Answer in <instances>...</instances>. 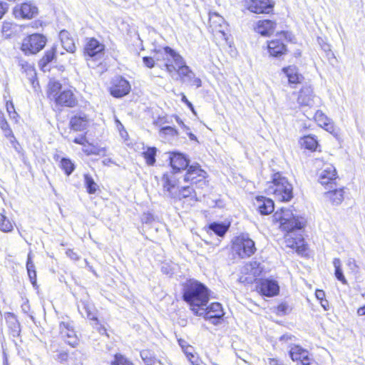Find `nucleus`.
<instances>
[{
    "mask_svg": "<svg viewBox=\"0 0 365 365\" xmlns=\"http://www.w3.org/2000/svg\"><path fill=\"white\" fill-rule=\"evenodd\" d=\"M130 90V86L128 81L122 77H116L113 79V86L110 88V93L116 98L127 95Z\"/></svg>",
    "mask_w": 365,
    "mask_h": 365,
    "instance_id": "ddd939ff",
    "label": "nucleus"
},
{
    "mask_svg": "<svg viewBox=\"0 0 365 365\" xmlns=\"http://www.w3.org/2000/svg\"><path fill=\"white\" fill-rule=\"evenodd\" d=\"M140 356L147 365H163L162 362L155 359L153 353L149 350H143Z\"/></svg>",
    "mask_w": 365,
    "mask_h": 365,
    "instance_id": "2f4dec72",
    "label": "nucleus"
},
{
    "mask_svg": "<svg viewBox=\"0 0 365 365\" xmlns=\"http://www.w3.org/2000/svg\"><path fill=\"white\" fill-rule=\"evenodd\" d=\"M6 110L9 113V115L11 118L15 119L16 120L17 117L19 116L18 113L16 112L14 109V104L12 102H7L6 103Z\"/></svg>",
    "mask_w": 365,
    "mask_h": 365,
    "instance_id": "3c124183",
    "label": "nucleus"
},
{
    "mask_svg": "<svg viewBox=\"0 0 365 365\" xmlns=\"http://www.w3.org/2000/svg\"><path fill=\"white\" fill-rule=\"evenodd\" d=\"M258 289L263 295L273 297L278 294L279 287L276 281L265 279L260 281Z\"/></svg>",
    "mask_w": 365,
    "mask_h": 365,
    "instance_id": "a211bd4d",
    "label": "nucleus"
},
{
    "mask_svg": "<svg viewBox=\"0 0 365 365\" xmlns=\"http://www.w3.org/2000/svg\"><path fill=\"white\" fill-rule=\"evenodd\" d=\"M289 356L294 361H300L302 365H309L312 360L309 351L299 345L291 346Z\"/></svg>",
    "mask_w": 365,
    "mask_h": 365,
    "instance_id": "4468645a",
    "label": "nucleus"
},
{
    "mask_svg": "<svg viewBox=\"0 0 365 365\" xmlns=\"http://www.w3.org/2000/svg\"><path fill=\"white\" fill-rule=\"evenodd\" d=\"M163 191L167 196L173 198L176 197L178 186L177 185V180L173 175L164 174L162 177Z\"/></svg>",
    "mask_w": 365,
    "mask_h": 365,
    "instance_id": "aec40b11",
    "label": "nucleus"
},
{
    "mask_svg": "<svg viewBox=\"0 0 365 365\" xmlns=\"http://www.w3.org/2000/svg\"><path fill=\"white\" fill-rule=\"evenodd\" d=\"M60 333L63 340L70 346L74 347L78 344L76 331L68 323L62 322L60 324Z\"/></svg>",
    "mask_w": 365,
    "mask_h": 365,
    "instance_id": "6ab92c4d",
    "label": "nucleus"
},
{
    "mask_svg": "<svg viewBox=\"0 0 365 365\" xmlns=\"http://www.w3.org/2000/svg\"><path fill=\"white\" fill-rule=\"evenodd\" d=\"M56 52V47L53 46L51 49L47 51L42 58V61L45 63H50L54 58L55 53Z\"/></svg>",
    "mask_w": 365,
    "mask_h": 365,
    "instance_id": "8fccbe9b",
    "label": "nucleus"
},
{
    "mask_svg": "<svg viewBox=\"0 0 365 365\" xmlns=\"http://www.w3.org/2000/svg\"><path fill=\"white\" fill-rule=\"evenodd\" d=\"M314 120L320 126H327L329 125V119L327 116L320 110H317L314 114Z\"/></svg>",
    "mask_w": 365,
    "mask_h": 365,
    "instance_id": "c03bdc74",
    "label": "nucleus"
},
{
    "mask_svg": "<svg viewBox=\"0 0 365 365\" xmlns=\"http://www.w3.org/2000/svg\"><path fill=\"white\" fill-rule=\"evenodd\" d=\"M357 314L359 316H364L365 315V305L361 307H359L357 309Z\"/></svg>",
    "mask_w": 365,
    "mask_h": 365,
    "instance_id": "774afa93",
    "label": "nucleus"
},
{
    "mask_svg": "<svg viewBox=\"0 0 365 365\" xmlns=\"http://www.w3.org/2000/svg\"><path fill=\"white\" fill-rule=\"evenodd\" d=\"M173 52L175 51L171 48L166 46L162 49L156 51L153 57L154 58L155 62L160 61L161 60L165 61L164 66L165 67L166 63L174 64L173 57L172 55Z\"/></svg>",
    "mask_w": 365,
    "mask_h": 365,
    "instance_id": "a878e982",
    "label": "nucleus"
},
{
    "mask_svg": "<svg viewBox=\"0 0 365 365\" xmlns=\"http://www.w3.org/2000/svg\"><path fill=\"white\" fill-rule=\"evenodd\" d=\"M206 178L207 173L196 163L187 167L184 180L185 182H191L192 183H197L202 181L205 182Z\"/></svg>",
    "mask_w": 365,
    "mask_h": 365,
    "instance_id": "f8f14e48",
    "label": "nucleus"
},
{
    "mask_svg": "<svg viewBox=\"0 0 365 365\" xmlns=\"http://www.w3.org/2000/svg\"><path fill=\"white\" fill-rule=\"evenodd\" d=\"M183 299L190 304L192 311L195 314L197 308L206 307L209 301V290L201 282L190 279L183 287Z\"/></svg>",
    "mask_w": 365,
    "mask_h": 365,
    "instance_id": "f257e3e1",
    "label": "nucleus"
},
{
    "mask_svg": "<svg viewBox=\"0 0 365 365\" xmlns=\"http://www.w3.org/2000/svg\"><path fill=\"white\" fill-rule=\"evenodd\" d=\"M12 222L3 214L0 215V230L4 232H9L13 230Z\"/></svg>",
    "mask_w": 365,
    "mask_h": 365,
    "instance_id": "a19ab883",
    "label": "nucleus"
},
{
    "mask_svg": "<svg viewBox=\"0 0 365 365\" xmlns=\"http://www.w3.org/2000/svg\"><path fill=\"white\" fill-rule=\"evenodd\" d=\"M73 142L76 144H79V145H85L86 143H87V140H86V138L84 135H82L81 137H78V138H76L74 140H73Z\"/></svg>",
    "mask_w": 365,
    "mask_h": 365,
    "instance_id": "680f3d73",
    "label": "nucleus"
},
{
    "mask_svg": "<svg viewBox=\"0 0 365 365\" xmlns=\"http://www.w3.org/2000/svg\"><path fill=\"white\" fill-rule=\"evenodd\" d=\"M111 365H133V363L128 361L126 358L120 354H115V359L112 361Z\"/></svg>",
    "mask_w": 365,
    "mask_h": 365,
    "instance_id": "de8ad7c7",
    "label": "nucleus"
},
{
    "mask_svg": "<svg viewBox=\"0 0 365 365\" xmlns=\"http://www.w3.org/2000/svg\"><path fill=\"white\" fill-rule=\"evenodd\" d=\"M16 25L11 22L5 21L3 23L1 31L6 38H9L14 33Z\"/></svg>",
    "mask_w": 365,
    "mask_h": 365,
    "instance_id": "37998d69",
    "label": "nucleus"
},
{
    "mask_svg": "<svg viewBox=\"0 0 365 365\" xmlns=\"http://www.w3.org/2000/svg\"><path fill=\"white\" fill-rule=\"evenodd\" d=\"M192 349H184L183 351L184 353L186 354L187 359H189V361H190L192 362V358L194 357V355L192 354Z\"/></svg>",
    "mask_w": 365,
    "mask_h": 365,
    "instance_id": "0e129e2a",
    "label": "nucleus"
},
{
    "mask_svg": "<svg viewBox=\"0 0 365 365\" xmlns=\"http://www.w3.org/2000/svg\"><path fill=\"white\" fill-rule=\"evenodd\" d=\"M347 266L349 267L350 269L352 271H355L357 269L358 266L356 263V261L354 259H349L347 261Z\"/></svg>",
    "mask_w": 365,
    "mask_h": 365,
    "instance_id": "4d7b16f0",
    "label": "nucleus"
},
{
    "mask_svg": "<svg viewBox=\"0 0 365 365\" xmlns=\"http://www.w3.org/2000/svg\"><path fill=\"white\" fill-rule=\"evenodd\" d=\"M169 160L171 167L176 172L185 170L188 167L189 160L182 153H170Z\"/></svg>",
    "mask_w": 365,
    "mask_h": 365,
    "instance_id": "412c9836",
    "label": "nucleus"
},
{
    "mask_svg": "<svg viewBox=\"0 0 365 365\" xmlns=\"http://www.w3.org/2000/svg\"><path fill=\"white\" fill-rule=\"evenodd\" d=\"M38 13L37 6L31 1L17 4L13 9V14L16 19H31L36 16Z\"/></svg>",
    "mask_w": 365,
    "mask_h": 365,
    "instance_id": "1a4fd4ad",
    "label": "nucleus"
},
{
    "mask_svg": "<svg viewBox=\"0 0 365 365\" xmlns=\"http://www.w3.org/2000/svg\"><path fill=\"white\" fill-rule=\"evenodd\" d=\"M232 249L242 259L250 257L257 250L255 242L247 234H242L235 238Z\"/></svg>",
    "mask_w": 365,
    "mask_h": 365,
    "instance_id": "39448f33",
    "label": "nucleus"
},
{
    "mask_svg": "<svg viewBox=\"0 0 365 365\" xmlns=\"http://www.w3.org/2000/svg\"><path fill=\"white\" fill-rule=\"evenodd\" d=\"M83 152L86 153L87 155L91 154H97V155H105L106 153V149L105 148H101L96 150V149L88 150V149H83Z\"/></svg>",
    "mask_w": 365,
    "mask_h": 365,
    "instance_id": "5fc2aeb1",
    "label": "nucleus"
},
{
    "mask_svg": "<svg viewBox=\"0 0 365 365\" xmlns=\"http://www.w3.org/2000/svg\"><path fill=\"white\" fill-rule=\"evenodd\" d=\"M56 104L61 106L74 107L77 104V100L71 90H65L61 91L56 98H54Z\"/></svg>",
    "mask_w": 365,
    "mask_h": 365,
    "instance_id": "5701e85b",
    "label": "nucleus"
},
{
    "mask_svg": "<svg viewBox=\"0 0 365 365\" xmlns=\"http://www.w3.org/2000/svg\"><path fill=\"white\" fill-rule=\"evenodd\" d=\"M160 135L161 136L175 137L178 135V131L171 126H165L160 130Z\"/></svg>",
    "mask_w": 365,
    "mask_h": 365,
    "instance_id": "a18cd8bd",
    "label": "nucleus"
},
{
    "mask_svg": "<svg viewBox=\"0 0 365 365\" xmlns=\"http://www.w3.org/2000/svg\"><path fill=\"white\" fill-rule=\"evenodd\" d=\"M326 195L334 205H339L344 200L343 189L334 190L326 193Z\"/></svg>",
    "mask_w": 365,
    "mask_h": 365,
    "instance_id": "72a5a7b5",
    "label": "nucleus"
},
{
    "mask_svg": "<svg viewBox=\"0 0 365 365\" xmlns=\"http://www.w3.org/2000/svg\"><path fill=\"white\" fill-rule=\"evenodd\" d=\"M315 295H316V297L317 298V299L320 300V302L323 301L324 299L325 293L323 290L317 289L316 291Z\"/></svg>",
    "mask_w": 365,
    "mask_h": 365,
    "instance_id": "e2e57ef3",
    "label": "nucleus"
},
{
    "mask_svg": "<svg viewBox=\"0 0 365 365\" xmlns=\"http://www.w3.org/2000/svg\"><path fill=\"white\" fill-rule=\"evenodd\" d=\"M178 344L180 346V347L182 348V351L185 349H192V347L191 346H190L187 342L182 339H178Z\"/></svg>",
    "mask_w": 365,
    "mask_h": 365,
    "instance_id": "6e6d98bb",
    "label": "nucleus"
},
{
    "mask_svg": "<svg viewBox=\"0 0 365 365\" xmlns=\"http://www.w3.org/2000/svg\"><path fill=\"white\" fill-rule=\"evenodd\" d=\"M60 167L68 176L70 175L75 169V165L71 160L66 158H61Z\"/></svg>",
    "mask_w": 365,
    "mask_h": 365,
    "instance_id": "4c0bfd02",
    "label": "nucleus"
},
{
    "mask_svg": "<svg viewBox=\"0 0 365 365\" xmlns=\"http://www.w3.org/2000/svg\"><path fill=\"white\" fill-rule=\"evenodd\" d=\"M8 9L7 4L0 2V19L3 17Z\"/></svg>",
    "mask_w": 365,
    "mask_h": 365,
    "instance_id": "052dcab7",
    "label": "nucleus"
},
{
    "mask_svg": "<svg viewBox=\"0 0 365 365\" xmlns=\"http://www.w3.org/2000/svg\"><path fill=\"white\" fill-rule=\"evenodd\" d=\"M22 68L30 76L29 79L31 83L34 85L35 83L36 72L33 66L29 65L28 63L24 62L21 64Z\"/></svg>",
    "mask_w": 365,
    "mask_h": 365,
    "instance_id": "49530a36",
    "label": "nucleus"
},
{
    "mask_svg": "<svg viewBox=\"0 0 365 365\" xmlns=\"http://www.w3.org/2000/svg\"><path fill=\"white\" fill-rule=\"evenodd\" d=\"M315 98L316 96L314 94L312 88L309 86H305L299 91L297 102L301 106L312 107L314 105Z\"/></svg>",
    "mask_w": 365,
    "mask_h": 365,
    "instance_id": "f3484780",
    "label": "nucleus"
},
{
    "mask_svg": "<svg viewBox=\"0 0 365 365\" xmlns=\"http://www.w3.org/2000/svg\"><path fill=\"white\" fill-rule=\"evenodd\" d=\"M91 123V118L85 113H79L73 116L69 122L71 129L75 131L86 130Z\"/></svg>",
    "mask_w": 365,
    "mask_h": 365,
    "instance_id": "dca6fc26",
    "label": "nucleus"
},
{
    "mask_svg": "<svg viewBox=\"0 0 365 365\" xmlns=\"http://www.w3.org/2000/svg\"><path fill=\"white\" fill-rule=\"evenodd\" d=\"M172 55L174 64L166 63V71L170 75L176 71L182 83H187L191 86H195L197 88L201 87V79L196 77L195 73L186 65L183 58L177 52H173Z\"/></svg>",
    "mask_w": 365,
    "mask_h": 365,
    "instance_id": "f03ea898",
    "label": "nucleus"
},
{
    "mask_svg": "<svg viewBox=\"0 0 365 365\" xmlns=\"http://www.w3.org/2000/svg\"><path fill=\"white\" fill-rule=\"evenodd\" d=\"M229 225L223 223L213 222L209 225V229L220 237H222L227 232Z\"/></svg>",
    "mask_w": 365,
    "mask_h": 365,
    "instance_id": "c9c22d12",
    "label": "nucleus"
},
{
    "mask_svg": "<svg viewBox=\"0 0 365 365\" xmlns=\"http://www.w3.org/2000/svg\"><path fill=\"white\" fill-rule=\"evenodd\" d=\"M143 63L148 68H153L155 66V60L153 56H145L143 58Z\"/></svg>",
    "mask_w": 365,
    "mask_h": 365,
    "instance_id": "864d4df0",
    "label": "nucleus"
},
{
    "mask_svg": "<svg viewBox=\"0 0 365 365\" xmlns=\"http://www.w3.org/2000/svg\"><path fill=\"white\" fill-rule=\"evenodd\" d=\"M78 311L80 312L82 316H86L88 319L96 322V329L101 334H104L106 332V329L104 328V327L98 324V319L96 317L95 308L91 304L86 302H82L81 306L78 307Z\"/></svg>",
    "mask_w": 365,
    "mask_h": 365,
    "instance_id": "2eb2a0df",
    "label": "nucleus"
},
{
    "mask_svg": "<svg viewBox=\"0 0 365 365\" xmlns=\"http://www.w3.org/2000/svg\"><path fill=\"white\" fill-rule=\"evenodd\" d=\"M333 264L335 269L334 274L336 279L342 284H347V280L346 279L341 269V263L340 259L334 258L333 260Z\"/></svg>",
    "mask_w": 365,
    "mask_h": 365,
    "instance_id": "f704fd0d",
    "label": "nucleus"
},
{
    "mask_svg": "<svg viewBox=\"0 0 365 365\" xmlns=\"http://www.w3.org/2000/svg\"><path fill=\"white\" fill-rule=\"evenodd\" d=\"M115 123L116 128L119 131L120 136L123 138L125 139L128 136V133L124 129V126L123 125V124L120 122V120L116 117L115 118Z\"/></svg>",
    "mask_w": 365,
    "mask_h": 365,
    "instance_id": "603ef678",
    "label": "nucleus"
},
{
    "mask_svg": "<svg viewBox=\"0 0 365 365\" xmlns=\"http://www.w3.org/2000/svg\"><path fill=\"white\" fill-rule=\"evenodd\" d=\"M287 232V233L284 236L286 246L296 250L299 254H303L306 250V245L302 235L295 232L294 230Z\"/></svg>",
    "mask_w": 365,
    "mask_h": 365,
    "instance_id": "9d476101",
    "label": "nucleus"
},
{
    "mask_svg": "<svg viewBox=\"0 0 365 365\" xmlns=\"http://www.w3.org/2000/svg\"><path fill=\"white\" fill-rule=\"evenodd\" d=\"M244 6L255 14H269L273 7L270 0H244Z\"/></svg>",
    "mask_w": 365,
    "mask_h": 365,
    "instance_id": "9b49d317",
    "label": "nucleus"
},
{
    "mask_svg": "<svg viewBox=\"0 0 365 365\" xmlns=\"http://www.w3.org/2000/svg\"><path fill=\"white\" fill-rule=\"evenodd\" d=\"M267 48L270 55L274 57L280 56L286 52L285 45L279 39L270 41Z\"/></svg>",
    "mask_w": 365,
    "mask_h": 365,
    "instance_id": "cd10ccee",
    "label": "nucleus"
},
{
    "mask_svg": "<svg viewBox=\"0 0 365 365\" xmlns=\"http://www.w3.org/2000/svg\"><path fill=\"white\" fill-rule=\"evenodd\" d=\"M105 46L94 38L87 39L84 53L88 65L93 67L92 63L101 61L104 54Z\"/></svg>",
    "mask_w": 365,
    "mask_h": 365,
    "instance_id": "423d86ee",
    "label": "nucleus"
},
{
    "mask_svg": "<svg viewBox=\"0 0 365 365\" xmlns=\"http://www.w3.org/2000/svg\"><path fill=\"white\" fill-rule=\"evenodd\" d=\"M269 194L274 195V197L281 202L290 200L292 195V185L279 173L273 176L272 184L267 188Z\"/></svg>",
    "mask_w": 365,
    "mask_h": 365,
    "instance_id": "7ed1b4c3",
    "label": "nucleus"
},
{
    "mask_svg": "<svg viewBox=\"0 0 365 365\" xmlns=\"http://www.w3.org/2000/svg\"><path fill=\"white\" fill-rule=\"evenodd\" d=\"M275 24L270 20L259 21L255 28V31L262 36H269L273 33Z\"/></svg>",
    "mask_w": 365,
    "mask_h": 365,
    "instance_id": "bb28decb",
    "label": "nucleus"
},
{
    "mask_svg": "<svg viewBox=\"0 0 365 365\" xmlns=\"http://www.w3.org/2000/svg\"><path fill=\"white\" fill-rule=\"evenodd\" d=\"M66 255L73 260H78L79 259L77 253L73 252L72 250H68L66 251Z\"/></svg>",
    "mask_w": 365,
    "mask_h": 365,
    "instance_id": "bf43d9fd",
    "label": "nucleus"
},
{
    "mask_svg": "<svg viewBox=\"0 0 365 365\" xmlns=\"http://www.w3.org/2000/svg\"><path fill=\"white\" fill-rule=\"evenodd\" d=\"M143 157L145 158L146 163L149 165H154L155 162L156 148H148L143 153Z\"/></svg>",
    "mask_w": 365,
    "mask_h": 365,
    "instance_id": "79ce46f5",
    "label": "nucleus"
},
{
    "mask_svg": "<svg viewBox=\"0 0 365 365\" xmlns=\"http://www.w3.org/2000/svg\"><path fill=\"white\" fill-rule=\"evenodd\" d=\"M190 197L191 198H197L196 193L193 188L190 186H183L181 187H178L176 193V197H174V199L181 200L182 198H186Z\"/></svg>",
    "mask_w": 365,
    "mask_h": 365,
    "instance_id": "7c9ffc66",
    "label": "nucleus"
},
{
    "mask_svg": "<svg viewBox=\"0 0 365 365\" xmlns=\"http://www.w3.org/2000/svg\"><path fill=\"white\" fill-rule=\"evenodd\" d=\"M181 96H182L181 101L183 103H185L193 113H195V110H194V107H193L192 104L187 100V98H186L185 94L181 93Z\"/></svg>",
    "mask_w": 365,
    "mask_h": 365,
    "instance_id": "13d9d810",
    "label": "nucleus"
},
{
    "mask_svg": "<svg viewBox=\"0 0 365 365\" xmlns=\"http://www.w3.org/2000/svg\"><path fill=\"white\" fill-rule=\"evenodd\" d=\"M209 24L213 31L224 34L226 24L222 16L217 13L209 14Z\"/></svg>",
    "mask_w": 365,
    "mask_h": 365,
    "instance_id": "393cba45",
    "label": "nucleus"
},
{
    "mask_svg": "<svg viewBox=\"0 0 365 365\" xmlns=\"http://www.w3.org/2000/svg\"><path fill=\"white\" fill-rule=\"evenodd\" d=\"M268 362L269 365H283L282 364L279 363L278 360L272 358L268 359Z\"/></svg>",
    "mask_w": 365,
    "mask_h": 365,
    "instance_id": "69168bd1",
    "label": "nucleus"
},
{
    "mask_svg": "<svg viewBox=\"0 0 365 365\" xmlns=\"http://www.w3.org/2000/svg\"><path fill=\"white\" fill-rule=\"evenodd\" d=\"M84 183L88 193L93 194L96 192L98 185L95 182L90 175H84Z\"/></svg>",
    "mask_w": 365,
    "mask_h": 365,
    "instance_id": "ea45409f",
    "label": "nucleus"
},
{
    "mask_svg": "<svg viewBox=\"0 0 365 365\" xmlns=\"http://www.w3.org/2000/svg\"><path fill=\"white\" fill-rule=\"evenodd\" d=\"M268 362L269 365H283L282 364L279 363L278 360L272 358L268 359Z\"/></svg>",
    "mask_w": 365,
    "mask_h": 365,
    "instance_id": "338daca9",
    "label": "nucleus"
},
{
    "mask_svg": "<svg viewBox=\"0 0 365 365\" xmlns=\"http://www.w3.org/2000/svg\"><path fill=\"white\" fill-rule=\"evenodd\" d=\"M46 43L44 36L34 34L26 36L22 41L21 50L26 54H35L43 48Z\"/></svg>",
    "mask_w": 365,
    "mask_h": 365,
    "instance_id": "0eeeda50",
    "label": "nucleus"
},
{
    "mask_svg": "<svg viewBox=\"0 0 365 365\" xmlns=\"http://www.w3.org/2000/svg\"><path fill=\"white\" fill-rule=\"evenodd\" d=\"M26 269H27L29 277L32 284H34L36 282V270H35L34 264L31 260V253H29L28 255V259H27V262H26Z\"/></svg>",
    "mask_w": 365,
    "mask_h": 365,
    "instance_id": "58836bf2",
    "label": "nucleus"
},
{
    "mask_svg": "<svg viewBox=\"0 0 365 365\" xmlns=\"http://www.w3.org/2000/svg\"><path fill=\"white\" fill-rule=\"evenodd\" d=\"M59 38L62 43V46L70 53H73L76 51V45L74 40L71 36V34L66 30H62L59 33Z\"/></svg>",
    "mask_w": 365,
    "mask_h": 365,
    "instance_id": "c85d7f7f",
    "label": "nucleus"
},
{
    "mask_svg": "<svg viewBox=\"0 0 365 365\" xmlns=\"http://www.w3.org/2000/svg\"><path fill=\"white\" fill-rule=\"evenodd\" d=\"M336 178V168L331 164H324L320 173L319 180L322 185L331 183Z\"/></svg>",
    "mask_w": 365,
    "mask_h": 365,
    "instance_id": "b1692460",
    "label": "nucleus"
},
{
    "mask_svg": "<svg viewBox=\"0 0 365 365\" xmlns=\"http://www.w3.org/2000/svg\"><path fill=\"white\" fill-rule=\"evenodd\" d=\"M0 128L5 133L6 135H9L11 134V130L9 128V125L7 121L4 118V114L1 111H0Z\"/></svg>",
    "mask_w": 365,
    "mask_h": 365,
    "instance_id": "09e8293b",
    "label": "nucleus"
},
{
    "mask_svg": "<svg viewBox=\"0 0 365 365\" xmlns=\"http://www.w3.org/2000/svg\"><path fill=\"white\" fill-rule=\"evenodd\" d=\"M61 84L58 81H50L48 85V95L51 99L56 98L61 93Z\"/></svg>",
    "mask_w": 365,
    "mask_h": 365,
    "instance_id": "473e14b6",
    "label": "nucleus"
},
{
    "mask_svg": "<svg viewBox=\"0 0 365 365\" xmlns=\"http://www.w3.org/2000/svg\"><path fill=\"white\" fill-rule=\"evenodd\" d=\"M286 74L290 84H297L302 82L303 76L299 73L298 69L295 66H288L282 69Z\"/></svg>",
    "mask_w": 365,
    "mask_h": 365,
    "instance_id": "c756f323",
    "label": "nucleus"
},
{
    "mask_svg": "<svg viewBox=\"0 0 365 365\" xmlns=\"http://www.w3.org/2000/svg\"><path fill=\"white\" fill-rule=\"evenodd\" d=\"M301 144L306 149L314 151L316 150L318 143H317V140L314 137L307 135V136H304L301 140Z\"/></svg>",
    "mask_w": 365,
    "mask_h": 365,
    "instance_id": "e433bc0d",
    "label": "nucleus"
},
{
    "mask_svg": "<svg viewBox=\"0 0 365 365\" xmlns=\"http://www.w3.org/2000/svg\"><path fill=\"white\" fill-rule=\"evenodd\" d=\"M195 315L202 316L205 319L210 320L212 324H217L219 319L224 316V312L221 304L215 302L206 308L205 307L197 308Z\"/></svg>",
    "mask_w": 365,
    "mask_h": 365,
    "instance_id": "6e6552de",
    "label": "nucleus"
},
{
    "mask_svg": "<svg viewBox=\"0 0 365 365\" xmlns=\"http://www.w3.org/2000/svg\"><path fill=\"white\" fill-rule=\"evenodd\" d=\"M274 220L279 222L280 227L285 231L301 230L304 227L302 218L294 215L289 209H281L280 212H276Z\"/></svg>",
    "mask_w": 365,
    "mask_h": 365,
    "instance_id": "20e7f679",
    "label": "nucleus"
},
{
    "mask_svg": "<svg viewBox=\"0 0 365 365\" xmlns=\"http://www.w3.org/2000/svg\"><path fill=\"white\" fill-rule=\"evenodd\" d=\"M254 204L262 215H269L272 213L274 209L273 200L264 196L256 197Z\"/></svg>",
    "mask_w": 365,
    "mask_h": 365,
    "instance_id": "4be33fe9",
    "label": "nucleus"
}]
</instances>
